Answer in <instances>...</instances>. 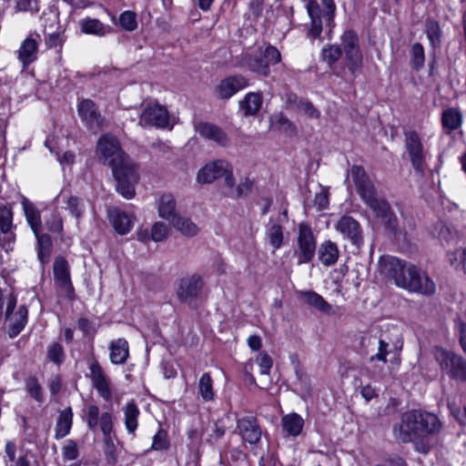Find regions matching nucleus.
<instances>
[{
    "instance_id": "1",
    "label": "nucleus",
    "mask_w": 466,
    "mask_h": 466,
    "mask_svg": "<svg viewBox=\"0 0 466 466\" xmlns=\"http://www.w3.org/2000/svg\"><path fill=\"white\" fill-rule=\"evenodd\" d=\"M96 149L99 159L112 169L116 191L127 199L133 198L139 180L137 165L121 148L118 139L110 134L99 138Z\"/></svg>"
},
{
    "instance_id": "2",
    "label": "nucleus",
    "mask_w": 466,
    "mask_h": 466,
    "mask_svg": "<svg viewBox=\"0 0 466 466\" xmlns=\"http://www.w3.org/2000/svg\"><path fill=\"white\" fill-rule=\"evenodd\" d=\"M380 267L381 271L400 288L426 296L435 292L433 280L410 262L387 256L380 258Z\"/></svg>"
},
{
    "instance_id": "3",
    "label": "nucleus",
    "mask_w": 466,
    "mask_h": 466,
    "mask_svg": "<svg viewBox=\"0 0 466 466\" xmlns=\"http://www.w3.org/2000/svg\"><path fill=\"white\" fill-rule=\"evenodd\" d=\"M350 175L361 200L381 220L387 231L396 236L399 232L398 218L390 203L380 197L378 191L363 167L353 165Z\"/></svg>"
},
{
    "instance_id": "4",
    "label": "nucleus",
    "mask_w": 466,
    "mask_h": 466,
    "mask_svg": "<svg viewBox=\"0 0 466 466\" xmlns=\"http://www.w3.org/2000/svg\"><path fill=\"white\" fill-rule=\"evenodd\" d=\"M310 19L307 36L320 39L325 28L329 37L336 26L335 15L337 6L334 0H302Z\"/></svg>"
},
{
    "instance_id": "5",
    "label": "nucleus",
    "mask_w": 466,
    "mask_h": 466,
    "mask_svg": "<svg viewBox=\"0 0 466 466\" xmlns=\"http://www.w3.org/2000/svg\"><path fill=\"white\" fill-rule=\"evenodd\" d=\"M280 61L279 50L272 45H268L260 55L246 54L242 58V65L250 72L268 77L271 74L270 66H275Z\"/></svg>"
},
{
    "instance_id": "6",
    "label": "nucleus",
    "mask_w": 466,
    "mask_h": 466,
    "mask_svg": "<svg viewBox=\"0 0 466 466\" xmlns=\"http://www.w3.org/2000/svg\"><path fill=\"white\" fill-rule=\"evenodd\" d=\"M175 285L178 301L196 308L205 285L203 278L198 273L186 275L179 278Z\"/></svg>"
},
{
    "instance_id": "7",
    "label": "nucleus",
    "mask_w": 466,
    "mask_h": 466,
    "mask_svg": "<svg viewBox=\"0 0 466 466\" xmlns=\"http://www.w3.org/2000/svg\"><path fill=\"white\" fill-rule=\"evenodd\" d=\"M435 360L451 379L466 381V360L453 351L436 348Z\"/></svg>"
},
{
    "instance_id": "8",
    "label": "nucleus",
    "mask_w": 466,
    "mask_h": 466,
    "mask_svg": "<svg viewBox=\"0 0 466 466\" xmlns=\"http://www.w3.org/2000/svg\"><path fill=\"white\" fill-rule=\"evenodd\" d=\"M342 52L345 53L346 60L348 62V68L354 76L360 73L362 66L363 56L360 48V40L357 33L349 29L346 30L341 37Z\"/></svg>"
},
{
    "instance_id": "9",
    "label": "nucleus",
    "mask_w": 466,
    "mask_h": 466,
    "mask_svg": "<svg viewBox=\"0 0 466 466\" xmlns=\"http://www.w3.org/2000/svg\"><path fill=\"white\" fill-rule=\"evenodd\" d=\"M83 412V420L89 431H96L100 429L106 438H110L114 430V415L111 411L100 413V409L96 404H89Z\"/></svg>"
},
{
    "instance_id": "10",
    "label": "nucleus",
    "mask_w": 466,
    "mask_h": 466,
    "mask_svg": "<svg viewBox=\"0 0 466 466\" xmlns=\"http://www.w3.org/2000/svg\"><path fill=\"white\" fill-rule=\"evenodd\" d=\"M55 286L58 292L69 301L76 298L70 275L68 261L63 256L56 257L53 264Z\"/></svg>"
},
{
    "instance_id": "11",
    "label": "nucleus",
    "mask_w": 466,
    "mask_h": 466,
    "mask_svg": "<svg viewBox=\"0 0 466 466\" xmlns=\"http://www.w3.org/2000/svg\"><path fill=\"white\" fill-rule=\"evenodd\" d=\"M14 210L9 203H0V246L5 251L13 250L16 239Z\"/></svg>"
},
{
    "instance_id": "12",
    "label": "nucleus",
    "mask_w": 466,
    "mask_h": 466,
    "mask_svg": "<svg viewBox=\"0 0 466 466\" xmlns=\"http://www.w3.org/2000/svg\"><path fill=\"white\" fill-rule=\"evenodd\" d=\"M77 113L85 126L94 133L101 130L106 124V119L99 112L98 106L89 98H83L78 102Z\"/></svg>"
},
{
    "instance_id": "13",
    "label": "nucleus",
    "mask_w": 466,
    "mask_h": 466,
    "mask_svg": "<svg viewBox=\"0 0 466 466\" xmlns=\"http://www.w3.org/2000/svg\"><path fill=\"white\" fill-rule=\"evenodd\" d=\"M418 410H410L402 414L400 424L393 427V432L400 441L408 443L420 434Z\"/></svg>"
},
{
    "instance_id": "14",
    "label": "nucleus",
    "mask_w": 466,
    "mask_h": 466,
    "mask_svg": "<svg viewBox=\"0 0 466 466\" xmlns=\"http://www.w3.org/2000/svg\"><path fill=\"white\" fill-rule=\"evenodd\" d=\"M405 147L412 167L419 174H423L426 166V155L421 140L416 131L405 133Z\"/></svg>"
},
{
    "instance_id": "15",
    "label": "nucleus",
    "mask_w": 466,
    "mask_h": 466,
    "mask_svg": "<svg viewBox=\"0 0 466 466\" xmlns=\"http://www.w3.org/2000/svg\"><path fill=\"white\" fill-rule=\"evenodd\" d=\"M297 243L298 264L309 263L316 252V239L309 226L299 225Z\"/></svg>"
},
{
    "instance_id": "16",
    "label": "nucleus",
    "mask_w": 466,
    "mask_h": 466,
    "mask_svg": "<svg viewBox=\"0 0 466 466\" xmlns=\"http://www.w3.org/2000/svg\"><path fill=\"white\" fill-rule=\"evenodd\" d=\"M141 127H156L164 128L169 124V115L166 107L158 104H147L139 117Z\"/></svg>"
},
{
    "instance_id": "17",
    "label": "nucleus",
    "mask_w": 466,
    "mask_h": 466,
    "mask_svg": "<svg viewBox=\"0 0 466 466\" xmlns=\"http://www.w3.org/2000/svg\"><path fill=\"white\" fill-rule=\"evenodd\" d=\"M335 228L357 248L364 243L363 229L360 222L350 216H342L337 224Z\"/></svg>"
},
{
    "instance_id": "18",
    "label": "nucleus",
    "mask_w": 466,
    "mask_h": 466,
    "mask_svg": "<svg viewBox=\"0 0 466 466\" xmlns=\"http://www.w3.org/2000/svg\"><path fill=\"white\" fill-rule=\"evenodd\" d=\"M237 431L244 441L251 445L258 444L261 440V426L255 416L248 415L238 419Z\"/></svg>"
},
{
    "instance_id": "19",
    "label": "nucleus",
    "mask_w": 466,
    "mask_h": 466,
    "mask_svg": "<svg viewBox=\"0 0 466 466\" xmlns=\"http://www.w3.org/2000/svg\"><path fill=\"white\" fill-rule=\"evenodd\" d=\"M248 86V78L243 75L236 74L222 79L218 85L216 91L220 99L228 100Z\"/></svg>"
},
{
    "instance_id": "20",
    "label": "nucleus",
    "mask_w": 466,
    "mask_h": 466,
    "mask_svg": "<svg viewBox=\"0 0 466 466\" xmlns=\"http://www.w3.org/2000/svg\"><path fill=\"white\" fill-rule=\"evenodd\" d=\"M90 380L93 387L96 390L99 396L106 401L112 399V391L109 386V380L106 377L103 368L96 360H94L89 365Z\"/></svg>"
},
{
    "instance_id": "21",
    "label": "nucleus",
    "mask_w": 466,
    "mask_h": 466,
    "mask_svg": "<svg viewBox=\"0 0 466 466\" xmlns=\"http://www.w3.org/2000/svg\"><path fill=\"white\" fill-rule=\"evenodd\" d=\"M228 162L222 159L209 162L199 169L197 181L200 184H210L217 178L223 177L228 172Z\"/></svg>"
},
{
    "instance_id": "22",
    "label": "nucleus",
    "mask_w": 466,
    "mask_h": 466,
    "mask_svg": "<svg viewBox=\"0 0 466 466\" xmlns=\"http://www.w3.org/2000/svg\"><path fill=\"white\" fill-rule=\"evenodd\" d=\"M36 38H40V35L36 32L30 33L29 35L22 42L18 51V59L24 67L28 66L36 60L38 53V42Z\"/></svg>"
},
{
    "instance_id": "23",
    "label": "nucleus",
    "mask_w": 466,
    "mask_h": 466,
    "mask_svg": "<svg viewBox=\"0 0 466 466\" xmlns=\"http://www.w3.org/2000/svg\"><path fill=\"white\" fill-rule=\"evenodd\" d=\"M197 132L205 139L216 142L218 145L227 147L229 138L226 132L218 126L209 122H199L196 127Z\"/></svg>"
},
{
    "instance_id": "24",
    "label": "nucleus",
    "mask_w": 466,
    "mask_h": 466,
    "mask_svg": "<svg viewBox=\"0 0 466 466\" xmlns=\"http://www.w3.org/2000/svg\"><path fill=\"white\" fill-rule=\"evenodd\" d=\"M108 219L120 235L127 234L133 227V218L119 208H114L107 211Z\"/></svg>"
},
{
    "instance_id": "25",
    "label": "nucleus",
    "mask_w": 466,
    "mask_h": 466,
    "mask_svg": "<svg viewBox=\"0 0 466 466\" xmlns=\"http://www.w3.org/2000/svg\"><path fill=\"white\" fill-rule=\"evenodd\" d=\"M21 206L26 222L32 229L33 233L37 234L38 231H42L41 214L36 206L25 197H22Z\"/></svg>"
},
{
    "instance_id": "26",
    "label": "nucleus",
    "mask_w": 466,
    "mask_h": 466,
    "mask_svg": "<svg viewBox=\"0 0 466 466\" xmlns=\"http://www.w3.org/2000/svg\"><path fill=\"white\" fill-rule=\"evenodd\" d=\"M80 30L86 35L105 36L113 32L112 26L103 24L97 18L86 17L79 21Z\"/></svg>"
},
{
    "instance_id": "27",
    "label": "nucleus",
    "mask_w": 466,
    "mask_h": 466,
    "mask_svg": "<svg viewBox=\"0 0 466 466\" xmlns=\"http://www.w3.org/2000/svg\"><path fill=\"white\" fill-rule=\"evenodd\" d=\"M441 121L443 132L450 135L461 127L462 114L458 108L449 107L442 111Z\"/></svg>"
},
{
    "instance_id": "28",
    "label": "nucleus",
    "mask_w": 466,
    "mask_h": 466,
    "mask_svg": "<svg viewBox=\"0 0 466 466\" xmlns=\"http://www.w3.org/2000/svg\"><path fill=\"white\" fill-rule=\"evenodd\" d=\"M110 361L115 365H122L129 357V346L126 339L119 338L109 344Z\"/></svg>"
},
{
    "instance_id": "29",
    "label": "nucleus",
    "mask_w": 466,
    "mask_h": 466,
    "mask_svg": "<svg viewBox=\"0 0 466 466\" xmlns=\"http://www.w3.org/2000/svg\"><path fill=\"white\" fill-rule=\"evenodd\" d=\"M262 94L259 92H249L239 101V108L244 116H256L262 106Z\"/></svg>"
},
{
    "instance_id": "30",
    "label": "nucleus",
    "mask_w": 466,
    "mask_h": 466,
    "mask_svg": "<svg viewBox=\"0 0 466 466\" xmlns=\"http://www.w3.org/2000/svg\"><path fill=\"white\" fill-rule=\"evenodd\" d=\"M11 324L8 327V336L11 339L15 338L25 329L28 319V309L25 305H21L18 309L11 315Z\"/></svg>"
},
{
    "instance_id": "31",
    "label": "nucleus",
    "mask_w": 466,
    "mask_h": 466,
    "mask_svg": "<svg viewBox=\"0 0 466 466\" xmlns=\"http://www.w3.org/2000/svg\"><path fill=\"white\" fill-rule=\"evenodd\" d=\"M36 238L37 258L43 266L48 264L53 248L51 237L47 233L34 234Z\"/></svg>"
},
{
    "instance_id": "32",
    "label": "nucleus",
    "mask_w": 466,
    "mask_h": 466,
    "mask_svg": "<svg viewBox=\"0 0 466 466\" xmlns=\"http://www.w3.org/2000/svg\"><path fill=\"white\" fill-rule=\"evenodd\" d=\"M418 420L420 434H436L441 429V422L433 413L418 410Z\"/></svg>"
},
{
    "instance_id": "33",
    "label": "nucleus",
    "mask_w": 466,
    "mask_h": 466,
    "mask_svg": "<svg viewBox=\"0 0 466 466\" xmlns=\"http://www.w3.org/2000/svg\"><path fill=\"white\" fill-rule=\"evenodd\" d=\"M73 425V410L71 407H67L59 412L56 428L55 438L60 440L69 434Z\"/></svg>"
},
{
    "instance_id": "34",
    "label": "nucleus",
    "mask_w": 466,
    "mask_h": 466,
    "mask_svg": "<svg viewBox=\"0 0 466 466\" xmlns=\"http://www.w3.org/2000/svg\"><path fill=\"white\" fill-rule=\"evenodd\" d=\"M339 255L338 246L331 240L324 241L318 250L319 259L326 267L334 265L338 261Z\"/></svg>"
},
{
    "instance_id": "35",
    "label": "nucleus",
    "mask_w": 466,
    "mask_h": 466,
    "mask_svg": "<svg viewBox=\"0 0 466 466\" xmlns=\"http://www.w3.org/2000/svg\"><path fill=\"white\" fill-rule=\"evenodd\" d=\"M298 297L309 307H312L321 312L327 313L331 309V306L323 299V297L313 290H300L298 292Z\"/></svg>"
},
{
    "instance_id": "36",
    "label": "nucleus",
    "mask_w": 466,
    "mask_h": 466,
    "mask_svg": "<svg viewBox=\"0 0 466 466\" xmlns=\"http://www.w3.org/2000/svg\"><path fill=\"white\" fill-rule=\"evenodd\" d=\"M140 410L134 400L128 401L124 408L125 426L128 433L135 435L138 427Z\"/></svg>"
},
{
    "instance_id": "37",
    "label": "nucleus",
    "mask_w": 466,
    "mask_h": 466,
    "mask_svg": "<svg viewBox=\"0 0 466 466\" xmlns=\"http://www.w3.org/2000/svg\"><path fill=\"white\" fill-rule=\"evenodd\" d=\"M176 200L172 194H163L158 200V214L170 223L177 217L175 212Z\"/></svg>"
},
{
    "instance_id": "38",
    "label": "nucleus",
    "mask_w": 466,
    "mask_h": 466,
    "mask_svg": "<svg viewBox=\"0 0 466 466\" xmlns=\"http://www.w3.org/2000/svg\"><path fill=\"white\" fill-rule=\"evenodd\" d=\"M283 430L290 436H299L304 426V420L297 413L285 415L281 420Z\"/></svg>"
},
{
    "instance_id": "39",
    "label": "nucleus",
    "mask_w": 466,
    "mask_h": 466,
    "mask_svg": "<svg viewBox=\"0 0 466 466\" xmlns=\"http://www.w3.org/2000/svg\"><path fill=\"white\" fill-rule=\"evenodd\" d=\"M425 33L429 39L430 45L433 47H440L441 42V28L440 23L433 19L428 18L425 22Z\"/></svg>"
},
{
    "instance_id": "40",
    "label": "nucleus",
    "mask_w": 466,
    "mask_h": 466,
    "mask_svg": "<svg viewBox=\"0 0 466 466\" xmlns=\"http://www.w3.org/2000/svg\"><path fill=\"white\" fill-rule=\"evenodd\" d=\"M448 260L456 270L466 273V248H459L447 253Z\"/></svg>"
},
{
    "instance_id": "41",
    "label": "nucleus",
    "mask_w": 466,
    "mask_h": 466,
    "mask_svg": "<svg viewBox=\"0 0 466 466\" xmlns=\"http://www.w3.org/2000/svg\"><path fill=\"white\" fill-rule=\"evenodd\" d=\"M171 224L177 228L183 235L194 237L198 232V226L189 218L177 217Z\"/></svg>"
},
{
    "instance_id": "42",
    "label": "nucleus",
    "mask_w": 466,
    "mask_h": 466,
    "mask_svg": "<svg viewBox=\"0 0 466 466\" xmlns=\"http://www.w3.org/2000/svg\"><path fill=\"white\" fill-rule=\"evenodd\" d=\"M198 391L204 401H210L214 399L213 380L208 372H205L198 381Z\"/></svg>"
},
{
    "instance_id": "43",
    "label": "nucleus",
    "mask_w": 466,
    "mask_h": 466,
    "mask_svg": "<svg viewBox=\"0 0 466 466\" xmlns=\"http://www.w3.org/2000/svg\"><path fill=\"white\" fill-rule=\"evenodd\" d=\"M66 208L77 219L81 218L85 213L83 199L76 196H71L67 198Z\"/></svg>"
},
{
    "instance_id": "44",
    "label": "nucleus",
    "mask_w": 466,
    "mask_h": 466,
    "mask_svg": "<svg viewBox=\"0 0 466 466\" xmlns=\"http://www.w3.org/2000/svg\"><path fill=\"white\" fill-rule=\"evenodd\" d=\"M65 350L59 342H53L48 346L47 358L56 365H61L65 360Z\"/></svg>"
},
{
    "instance_id": "45",
    "label": "nucleus",
    "mask_w": 466,
    "mask_h": 466,
    "mask_svg": "<svg viewBox=\"0 0 466 466\" xmlns=\"http://www.w3.org/2000/svg\"><path fill=\"white\" fill-rule=\"evenodd\" d=\"M324 61L329 66H332L342 56V49L338 45H331L322 49Z\"/></svg>"
},
{
    "instance_id": "46",
    "label": "nucleus",
    "mask_w": 466,
    "mask_h": 466,
    "mask_svg": "<svg viewBox=\"0 0 466 466\" xmlns=\"http://www.w3.org/2000/svg\"><path fill=\"white\" fill-rule=\"evenodd\" d=\"M267 236L269 239L270 245L278 249L282 246L283 243V231L280 225H272L267 230Z\"/></svg>"
},
{
    "instance_id": "47",
    "label": "nucleus",
    "mask_w": 466,
    "mask_h": 466,
    "mask_svg": "<svg viewBox=\"0 0 466 466\" xmlns=\"http://www.w3.org/2000/svg\"><path fill=\"white\" fill-rule=\"evenodd\" d=\"M411 61L415 70H420L424 66L425 53L423 46L420 43H415L411 47Z\"/></svg>"
},
{
    "instance_id": "48",
    "label": "nucleus",
    "mask_w": 466,
    "mask_h": 466,
    "mask_svg": "<svg viewBox=\"0 0 466 466\" xmlns=\"http://www.w3.org/2000/svg\"><path fill=\"white\" fill-rule=\"evenodd\" d=\"M118 20L120 26L126 31L132 32L137 26L136 14L132 11L123 12Z\"/></svg>"
},
{
    "instance_id": "49",
    "label": "nucleus",
    "mask_w": 466,
    "mask_h": 466,
    "mask_svg": "<svg viewBox=\"0 0 466 466\" xmlns=\"http://www.w3.org/2000/svg\"><path fill=\"white\" fill-rule=\"evenodd\" d=\"M26 389L31 398L38 402L43 401L42 387L35 377H30L26 380Z\"/></svg>"
},
{
    "instance_id": "50",
    "label": "nucleus",
    "mask_w": 466,
    "mask_h": 466,
    "mask_svg": "<svg viewBox=\"0 0 466 466\" xmlns=\"http://www.w3.org/2000/svg\"><path fill=\"white\" fill-rule=\"evenodd\" d=\"M297 109L313 119H318L320 116V112L307 99H299L297 104Z\"/></svg>"
},
{
    "instance_id": "51",
    "label": "nucleus",
    "mask_w": 466,
    "mask_h": 466,
    "mask_svg": "<svg viewBox=\"0 0 466 466\" xmlns=\"http://www.w3.org/2000/svg\"><path fill=\"white\" fill-rule=\"evenodd\" d=\"M64 461H74L79 456L78 446L74 440H67L62 448Z\"/></svg>"
},
{
    "instance_id": "52",
    "label": "nucleus",
    "mask_w": 466,
    "mask_h": 466,
    "mask_svg": "<svg viewBox=\"0 0 466 466\" xmlns=\"http://www.w3.org/2000/svg\"><path fill=\"white\" fill-rule=\"evenodd\" d=\"M169 447V441L167 440V433L166 431L160 429L155 434L151 449L155 451L167 450Z\"/></svg>"
},
{
    "instance_id": "53",
    "label": "nucleus",
    "mask_w": 466,
    "mask_h": 466,
    "mask_svg": "<svg viewBox=\"0 0 466 466\" xmlns=\"http://www.w3.org/2000/svg\"><path fill=\"white\" fill-rule=\"evenodd\" d=\"M15 9L16 12H30L36 14L39 12V2L38 0H17Z\"/></svg>"
},
{
    "instance_id": "54",
    "label": "nucleus",
    "mask_w": 466,
    "mask_h": 466,
    "mask_svg": "<svg viewBox=\"0 0 466 466\" xmlns=\"http://www.w3.org/2000/svg\"><path fill=\"white\" fill-rule=\"evenodd\" d=\"M47 229L54 233H61L63 231V219L57 212H53L49 218L46 219Z\"/></svg>"
},
{
    "instance_id": "55",
    "label": "nucleus",
    "mask_w": 466,
    "mask_h": 466,
    "mask_svg": "<svg viewBox=\"0 0 466 466\" xmlns=\"http://www.w3.org/2000/svg\"><path fill=\"white\" fill-rule=\"evenodd\" d=\"M167 227L162 222H157L154 224L151 229V238L159 242L164 240L167 236Z\"/></svg>"
},
{
    "instance_id": "56",
    "label": "nucleus",
    "mask_w": 466,
    "mask_h": 466,
    "mask_svg": "<svg viewBox=\"0 0 466 466\" xmlns=\"http://www.w3.org/2000/svg\"><path fill=\"white\" fill-rule=\"evenodd\" d=\"M247 459V454L238 448L229 451V460L232 463H235L236 466H248Z\"/></svg>"
},
{
    "instance_id": "57",
    "label": "nucleus",
    "mask_w": 466,
    "mask_h": 466,
    "mask_svg": "<svg viewBox=\"0 0 466 466\" xmlns=\"http://www.w3.org/2000/svg\"><path fill=\"white\" fill-rule=\"evenodd\" d=\"M65 41L63 32H55L48 34L46 37V45L47 48L62 47Z\"/></svg>"
},
{
    "instance_id": "58",
    "label": "nucleus",
    "mask_w": 466,
    "mask_h": 466,
    "mask_svg": "<svg viewBox=\"0 0 466 466\" xmlns=\"http://www.w3.org/2000/svg\"><path fill=\"white\" fill-rule=\"evenodd\" d=\"M257 362L260 368L261 374L267 375L269 373L273 361L267 352H261L257 358Z\"/></svg>"
},
{
    "instance_id": "59",
    "label": "nucleus",
    "mask_w": 466,
    "mask_h": 466,
    "mask_svg": "<svg viewBox=\"0 0 466 466\" xmlns=\"http://www.w3.org/2000/svg\"><path fill=\"white\" fill-rule=\"evenodd\" d=\"M252 187H253V182L249 178L245 177L238 185V187L236 188V194H231V197L241 198V197L248 196L251 192Z\"/></svg>"
},
{
    "instance_id": "60",
    "label": "nucleus",
    "mask_w": 466,
    "mask_h": 466,
    "mask_svg": "<svg viewBox=\"0 0 466 466\" xmlns=\"http://www.w3.org/2000/svg\"><path fill=\"white\" fill-rule=\"evenodd\" d=\"M457 238V232L447 227L446 225H441L439 228V238L441 241L445 243L452 242Z\"/></svg>"
},
{
    "instance_id": "61",
    "label": "nucleus",
    "mask_w": 466,
    "mask_h": 466,
    "mask_svg": "<svg viewBox=\"0 0 466 466\" xmlns=\"http://www.w3.org/2000/svg\"><path fill=\"white\" fill-rule=\"evenodd\" d=\"M272 124L279 129H283L284 131H289L294 128L292 122L281 113L272 118Z\"/></svg>"
},
{
    "instance_id": "62",
    "label": "nucleus",
    "mask_w": 466,
    "mask_h": 466,
    "mask_svg": "<svg viewBox=\"0 0 466 466\" xmlns=\"http://www.w3.org/2000/svg\"><path fill=\"white\" fill-rule=\"evenodd\" d=\"M225 432L226 427L221 424L220 421H216L212 429V432L208 436V441L211 443L217 442L225 435Z\"/></svg>"
},
{
    "instance_id": "63",
    "label": "nucleus",
    "mask_w": 466,
    "mask_h": 466,
    "mask_svg": "<svg viewBox=\"0 0 466 466\" xmlns=\"http://www.w3.org/2000/svg\"><path fill=\"white\" fill-rule=\"evenodd\" d=\"M388 347H389V343L380 339L379 340L378 352L375 355L370 357V361L380 360V361H383L384 363H386L387 362V355H388Z\"/></svg>"
},
{
    "instance_id": "64",
    "label": "nucleus",
    "mask_w": 466,
    "mask_h": 466,
    "mask_svg": "<svg viewBox=\"0 0 466 466\" xmlns=\"http://www.w3.org/2000/svg\"><path fill=\"white\" fill-rule=\"evenodd\" d=\"M77 327L85 335L96 332V330L93 329L92 323L86 318L78 319Z\"/></svg>"
}]
</instances>
